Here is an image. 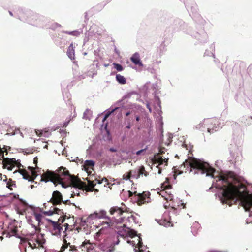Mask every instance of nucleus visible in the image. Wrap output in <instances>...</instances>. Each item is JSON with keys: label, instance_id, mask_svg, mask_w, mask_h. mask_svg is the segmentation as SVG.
Wrapping results in <instances>:
<instances>
[{"label": "nucleus", "instance_id": "obj_28", "mask_svg": "<svg viewBox=\"0 0 252 252\" xmlns=\"http://www.w3.org/2000/svg\"><path fill=\"white\" fill-rule=\"evenodd\" d=\"M116 79V80L121 84H125L126 83V78L120 74H117Z\"/></svg>", "mask_w": 252, "mask_h": 252}, {"label": "nucleus", "instance_id": "obj_6", "mask_svg": "<svg viewBox=\"0 0 252 252\" xmlns=\"http://www.w3.org/2000/svg\"><path fill=\"white\" fill-rule=\"evenodd\" d=\"M180 210L175 208L174 206L172 207L171 210L169 212H165L162 217V218L160 220L156 219V220L160 225H163L165 227H168L170 226H172L171 222L170 221V216L169 215L170 214H177Z\"/></svg>", "mask_w": 252, "mask_h": 252}, {"label": "nucleus", "instance_id": "obj_51", "mask_svg": "<svg viewBox=\"0 0 252 252\" xmlns=\"http://www.w3.org/2000/svg\"><path fill=\"white\" fill-rule=\"evenodd\" d=\"M103 229L101 228L98 232H97L95 234L96 236H99L101 234L103 233Z\"/></svg>", "mask_w": 252, "mask_h": 252}, {"label": "nucleus", "instance_id": "obj_16", "mask_svg": "<svg viewBox=\"0 0 252 252\" xmlns=\"http://www.w3.org/2000/svg\"><path fill=\"white\" fill-rule=\"evenodd\" d=\"M150 192H143L137 195V200L140 203H149L151 201Z\"/></svg>", "mask_w": 252, "mask_h": 252}, {"label": "nucleus", "instance_id": "obj_55", "mask_svg": "<svg viewBox=\"0 0 252 252\" xmlns=\"http://www.w3.org/2000/svg\"><path fill=\"white\" fill-rule=\"evenodd\" d=\"M146 107L148 109V110H149L150 112H151L152 110H151V108L150 107V104L149 103H147V104H146Z\"/></svg>", "mask_w": 252, "mask_h": 252}, {"label": "nucleus", "instance_id": "obj_27", "mask_svg": "<svg viewBox=\"0 0 252 252\" xmlns=\"http://www.w3.org/2000/svg\"><path fill=\"white\" fill-rule=\"evenodd\" d=\"M184 24V23L179 19H177L174 20L173 22V26L175 29H180L181 26Z\"/></svg>", "mask_w": 252, "mask_h": 252}, {"label": "nucleus", "instance_id": "obj_46", "mask_svg": "<svg viewBox=\"0 0 252 252\" xmlns=\"http://www.w3.org/2000/svg\"><path fill=\"white\" fill-rule=\"evenodd\" d=\"M147 147H146L145 148H144V149H141V150H138V151H137L136 152V154L137 155H140L141 154H142V153H143V152H144L146 151V150L147 149Z\"/></svg>", "mask_w": 252, "mask_h": 252}, {"label": "nucleus", "instance_id": "obj_19", "mask_svg": "<svg viewBox=\"0 0 252 252\" xmlns=\"http://www.w3.org/2000/svg\"><path fill=\"white\" fill-rule=\"evenodd\" d=\"M37 234H36L35 231L34 232H32L29 233L27 234V236L29 237V238L27 237L26 238H20L21 242H24L26 241V240L31 241L33 242H35V238H36V235Z\"/></svg>", "mask_w": 252, "mask_h": 252}, {"label": "nucleus", "instance_id": "obj_44", "mask_svg": "<svg viewBox=\"0 0 252 252\" xmlns=\"http://www.w3.org/2000/svg\"><path fill=\"white\" fill-rule=\"evenodd\" d=\"M65 220L64 217H60V218L58 219V220L57 222H58L59 224H60V225H61L62 223H63Z\"/></svg>", "mask_w": 252, "mask_h": 252}, {"label": "nucleus", "instance_id": "obj_26", "mask_svg": "<svg viewBox=\"0 0 252 252\" xmlns=\"http://www.w3.org/2000/svg\"><path fill=\"white\" fill-rule=\"evenodd\" d=\"M18 171L23 176V178L26 180H28L29 181H31V182H33V180H30L29 178V176L28 175H27L26 171H24L23 170L19 169L18 171L16 170L14 173L17 172Z\"/></svg>", "mask_w": 252, "mask_h": 252}, {"label": "nucleus", "instance_id": "obj_31", "mask_svg": "<svg viewBox=\"0 0 252 252\" xmlns=\"http://www.w3.org/2000/svg\"><path fill=\"white\" fill-rule=\"evenodd\" d=\"M200 36H201L200 34H197V35L196 36V37L201 42H205L206 41L207 39V35L205 32H203L201 35V36L202 38H203V39H202Z\"/></svg>", "mask_w": 252, "mask_h": 252}, {"label": "nucleus", "instance_id": "obj_14", "mask_svg": "<svg viewBox=\"0 0 252 252\" xmlns=\"http://www.w3.org/2000/svg\"><path fill=\"white\" fill-rule=\"evenodd\" d=\"M123 109V107H115L114 108H113L112 107H110V108H109L108 109H107L106 110V113L103 119V120H102V124L101 125V126L102 127L104 126V128H106L107 126V123H106L105 124H104V122H105V120L106 119V118L112 113H113L114 112H115V111H117V110H120L121 112L122 111Z\"/></svg>", "mask_w": 252, "mask_h": 252}, {"label": "nucleus", "instance_id": "obj_54", "mask_svg": "<svg viewBox=\"0 0 252 252\" xmlns=\"http://www.w3.org/2000/svg\"><path fill=\"white\" fill-rule=\"evenodd\" d=\"M66 248H67V246H65V245H63V246H62L61 247V251L62 252L64 251L65 250V249H66Z\"/></svg>", "mask_w": 252, "mask_h": 252}, {"label": "nucleus", "instance_id": "obj_41", "mask_svg": "<svg viewBox=\"0 0 252 252\" xmlns=\"http://www.w3.org/2000/svg\"><path fill=\"white\" fill-rule=\"evenodd\" d=\"M29 169L31 171L32 176L34 177V178H36V177L37 176V174L36 172L34 171V167L29 166L28 167Z\"/></svg>", "mask_w": 252, "mask_h": 252}, {"label": "nucleus", "instance_id": "obj_22", "mask_svg": "<svg viewBox=\"0 0 252 252\" xmlns=\"http://www.w3.org/2000/svg\"><path fill=\"white\" fill-rule=\"evenodd\" d=\"M45 239L44 238V234H38L35 238V242L40 246H42L45 243Z\"/></svg>", "mask_w": 252, "mask_h": 252}, {"label": "nucleus", "instance_id": "obj_38", "mask_svg": "<svg viewBox=\"0 0 252 252\" xmlns=\"http://www.w3.org/2000/svg\"><path fill=\"white\" fill-rule=\"evenodd\" d=\"M53 210L54 212V214H57L58 215H63L64 213L63 209L58 208L57 207H53Z\"/></svg>", "mask_w": 252, "mask_h": 252}, {"label": "nucleus", "instance_id": "obj_20", "mask_svg": "<svg viewBox=\"0 0 252 252\" xmlns=\"http://www.w3.org/2000/svg\"><path fill=\"white\" fill-rule=\"evenodd\" d=\"M83 32V29L81 28L79 30H74V31H63L62 32L63 33H66V34H67L73 36L77 37V36H79L80 35V34L82 33Z\"/></svg>", "mask_w": 252, "mask_h": 252}, {"label": "nucleus", "instance_id": "obj_29", "mask_svg": "<svg viewBox=\"0 0 252 252\" xmlns=\"http://www.w3.org/2000/svg\"><path fill=\"white\" fill-rule=\"evenodd\" d=\"M25 15H27L28 19H31L32 20H36L37 18H38V16L37 15L33 14L30 11H26Z\"/></svg>", "mask_w": 252, "mask_h": 252}, {"label": "nucleus", "instance_id": "obj_1", "mask_svg": "<svg viewBox=\"0 0 252 252\" xmlns=\"http://www.w3.org/2000/svg\"><path fill=\"white\" fill-rule=\"evenodd\" d=\"M180 168L185 169V172H193L194 175L206 173L207 176L214 178L212 186L218 189V197L222 203L231 206L240 200L246 211H250L252 207V194L249 193L246 186L237 179L234 172H221L215 176V170L207 162L196 158L185 160Z\"/></svg>", "mask_w": 252, "mask_h": 252}, {"label": "nucleus", "instance_id": "obj_62", "mask_svg": "<svg viewBox=\"0 0 252 252\" xmlns=\"http://www.w3.org/2000/svg\"><path fill=\"white\" fill-rule=\"evenodd\" d=\"M64 226L65 227V231H66L67 230V229L68 228V223H66L64 224Z\"/></svg>", "mask_w": 252, "mask_h": 252}, {"label": "nucleus", "instance_id": "obj_57", "mask_svg": "<svg viewBox=\"0 0 252 252\" xmlns=\"http://www.w3.org/2000/svg\"><path fill=\"white\" fill-rule=\"evenodd\" d=\"M127 193L129 197H131L133 195V193L131 192L130 191H128Z\"/></svg>", "mask_w": 252, "mask_h": 252}, {"label": "nucleus", "instance_id": "obj_58", "mask_svg": "<svg viewBox=\"0 0 252 252\" xmlns=\"http://www.w3.org/2000/svg\"><path fill=\"white\" fill-rule=\"evenodd\" d=\"M73 193L74 194V195H77L78 196L79 195V192L78 190L76 189V191H73Z\"/></svg>", "mask_w": 252, "mask_h": 252}, {"label": "nucleus", "instance_id": "obj_63", "mask_svg": "<svg viewBox=\"0 0 252 252\" xmlns=\"http://www.w3.org/2000/svg\"><path fill=\"white\" fill-rule=\"evenodd\" d=\"M18 11H19V13L20 14H23L24 13V12H23V10L22 8H20L18 9Z\"/></svg>", "mask_w": 252, "mask_h": 252}, {"label": "nucleus", "instance_id": "obj_47", "mask_svg": "<svg viewBox=\"0 0 252 252\" xmlns=\"http://www.w3.org/2000/svg\"><path fill=\"white\" fill-rule=\"evenodd\" d=\"M155 99L156 101L157 102L158 105L159 106V107H161V102L160 100V99L158 96H155Z\"/></svg>", "mask_w": 252, "mask_h": 252}, {"label": "nucleus", "instance_id": "obj_45", "mask_svg": "<svg viewBox=\"0 0 252 252\" xmlns=\"http://www.w3.org/2000/svg\"><path fill=\"white\" fill-rule=\"evenodd\" d=\"M43 214L47 216H51L54 214V212L53 210H50L48 211H44Z\"/></svg>", "mask_w": 252, "mask_h": 252}, {"label": "nucleus", "instance_id": "obj_39", "mask_svg": "<svg viewBox=\"0 0 252 252\" xmlns=\"http://www.w3.org/2000/svg\"><path fill=\"white\" fill-rule=\"evenodd\" d=\"M113 65L115 67V68L118 71H122L124 69L123 66L120 64L114 63Z\"/></svg>", "mask_w": 252, "mask_h": 252}, {"label": "nucleus", "instance_id": "obj_8", "mask_svg": "<svg viewBox=\"0 0 252 252\" xmlns=\"http://www.w3.org/2000/svg\"><path fill=\"white\" fill-rule=\"evenodd\" d=\"M46 220L52 225V228L50 229L51 233L54 235L61 236V232L63 231V229L60 224L50 219H46Z\"/></svg>", "mask_w": 252, "mask_h": 252}, {"label": "nucleus", "instance_id": "obj_53", "mask_svg": "<svg viewBox=\"0 0 252 252\" xmlns=\"http://www.w3.org/2000/svg\"><path fill=\"white\" fill-rule=\"evenodd\" d=\"M95 63H96V67H98L99 63H98V61L97 60H94V63L92 65L93 67H94V64Z\"/></svg>", "mask_w": 252, "mask_h": 252}, {"label": "nucleus", "instance_id": "obj_40", "mask_svg": "<svg viewBox=\"0 0 252 252\" xmlns=\"http://www.w3.org/2000/svg\"><path fill=\"white\" fill-rule=\"evenodd\" d=\"M63 99L65 100V96H66V97L67 98H68V104H70V94L68 93V92H65V94L64 93H63Z\"/></svg>", "mask_w": 252, "mask_h": 252}, {"label": "nucleus", "instance_id": "obj_25", "mask_svg": "<svg viewBox=\"0 0 252 252\" xmlns=\"http://www.w3.org/2000/svg\"><path fill=\"white\" fill-rule=\"evenodd\" d=\"M92 114L93 112L91 110L87 109L83 113V118L87 120H90L92 117Z\"/></svg>", "mask_w": 252, "mask_h": 252}, {"label": "nucleus", "instance_id": "obj_52", "mask_svg": "<svg viewBox=\"0 0 252 252\" xmlns=\"http://www.w3.org/2000/svg\"><path fill=\"white\" fill-rule=\"evenodd\" d=\"M118 237H119V236H118L117 235V238H117V240H116V241H115V240L114 241L113 243H114V245H118V244L119 243L120 241H119V240L118 239Z\"/></svg>", "mask_w": 252, "mask_h": 252}, {"label": "nucleus", "instance_id": "obj_30", "mask_svg": "<svg viewBox=\"0 0 252 252\" xmlns=\"http://www.w3.org/2000/svg\"><path fill=\"white\" fill-rule=\"evenodd\" d=\"M95 164V162L94 161L92 160H87L85 161L84 164V168H86V167H92Z\"/></svg>", "mask_w": 252, "mask_h": 252}, {"label": "nucleus", "instance_id": "obj_36", "mask_svg": "<svg viewBox=\"0 0 252 252\" xmlns=\"http://www.w3.org/2000/svg\"><path fill=\"white\" fill-rule=\"evenodd\" d=\"M100 249L102 251L106 252H112L113 251V248L106 247L103 245H100Z\"/></svg>", "mask_w": 252, "mask_h": 252}, {"label": "nucleus", "instance_id": "obj_24", "mask_svg": "<svg viewBox=\"0 0 252 252\" xmlns=\"http://www.w3.org/2000/svg\"><path fill=\"white\" fill-rule=\"evenodd\" d=\"M138 240L139 241L137 244L138 248H137V247H135V248L134 249V251L135 252H143L145 246H143L142 245V239L140 237V236H138Z\"/></svg>", "mask_w": 252, "mask_h": 252}, {"label": "nucleus", "instance_id": "obj_33", "mask_svg": "<svg viewBox=\"0 0 252 252\" xmlns=\"http://www.w3.org/2000/svg\"><path fill=\"white\" fill-rule=\"evenodd\" d=\"M97 70L95 69H94L92 71H89L85 75L82 77V78H85L86 76H91L92 78H93L94 75L97 74Z\"/></svg>", "mask_w": 252, "mask_h": 252}, {"label": "nucleus", "instance_id": "obj_3", "mask_svg": "<svg viewBox=\"0 0 252 252\" xmlns=\"http://www.w3.org/2000/svg\"><path fill=\"white\" fill-rule=\"evenodd\" d=\"M106 212L104 210H101L99 212H94L93 214H91L88 217V220H92L94 219L105 218L108 220V221L106 222L107 226H113L114 224H119L124 222V227L128 226V223H131L133 222L134 223H138V221L137 218L131 215L128 216H123L119 218V219H116L115 217H109L106 216Z\"/></svg>", "mask_w": 252, "mask_h": 252}, {"label": "nucleus", "instance_id": "obj_18", "mask_svg": "<svg viewBox=\"0 0 252 252\" xmlns=\"http://www.w3.org/2000/svg\"><path fill=\"white\" fill-rule=\"evenodd\" d=\"M132 62L135 65H138L139 66H142L143 64L140 61V56L138 53H135L130 58Z\"/></svg>", "mask_w": 252, "mask_h": 252}, {"label": "nucleus", "instance_id": "obj_34", "mask_svg": "<svg viewBox=\"0 0 252 252\" xmlns=\"http://www.w3.org/2000/svg\"><path fill=\"white\" fill-rule=\"evenodd\" d=\"M26 218L27 219V222L28 223L30 224L32 227L34 229L35 231H36L37 229V227L35 225L33 224V220L31 217H26Z\"/></svg>", "mask_w": 252, "mask_h": 252}, {"label": "nucleus", "instance_id": "obj_60", "mask_svg": "<svg viewBox=\"0 0 252 252\" xmlns=\"http://www.w3.org/2000/svg\"><path fill=\"white\" fill-rule=\"evenodd\" d=\"M210 48L211 49L212 51L214 52L215 51L214 45V44L211 45Z\"/></svg>", "mask_w": 252, "mask_h": 252}, {"label": "nucleus", "instance_id": "obj_4", "mask_svg": "<svg viewBox=\"0 0 252 252\" xmlns=\"http://www.w3.org/2000/svg\"><path fill=\"white\" fill-rule=\"evenodd\" d=\"M197 127L203 132L207 131L210 134H212L218 131L221 126L219 120L214 118L204 119L197 126Z\"/></svg>", "mask_w": 252, "mask_h": 252}, {"label": "nucleus", "instance_id": "obj_15", "mask_svg": "<svg viewBox=\"0 0 252 252\" xmlns=\"http://www.w3.org/2000/svg\"><path fill=\"white\" fill-rule=\"evenodd\" d=\"M185 5L189 14L192 16L193 18L200 17V15L197 12V6L195 4H194L193 6H190L189 4L186 3Z\"/></svg>", "mask_w": 252, "mask_h": 252}, {"label": "nucleus", "instance_id": "obj_37", "mask_svg": "<svg viewBox=\"0 0 252 252\" xmlns=\"http://www.w3.org/2000/svg\"><path fill=\"white\" fill-rule=\"evenodd\" d=\"M85 245H86L88 252H94V247L92 244L88 242Z\"/></svg>", "mask_w": 252, "mask_h": 252}, {"label": "nucleus", "instance_id": "obj_12", "mask_svg": "<svg viewBox=\"0 0 252 252\" xmlns=\"http://www.w3.org/2000/svg\"><path fill=\"white\" fill-rule=\"evenodd\" d=\"M62 202H63L62 195L58 191H54L53 192L52 197L48 201V202L52 203L53 206L61 204Z\"/></svg>", "mask_w": 252, "mask_h": 252}, {"label": "nucleus", "instance_id": "obj_64", "mask_svg": "<svg viewBox=\"0 0 252 252\" xmlns=\"http://www.w3.org/2000/svg\"><path fill=\"white\" fill-rule=\"evenodd\" d=\"M19 19L20 20H23L25 19V17L23 16H19Z\"/></svg>", "mask_w": 252, "mask_h": 252}, {"label": "nucleus", "instance_id": "obj_17", "mask_svg": "<svg viewBox=\"0 0 252 252\" xmlns=\"http://www.w3.org/2000/svg\"><path fill=\"white\" fill-rule=\"evenodd\" d=\"M167 160V159L165 160V159H163L162 157H160L159 155L155 156L152 159L154 165L158 164V165L156 166L157 167H158L159 165L164 163H165V165H166Z\"/></svg>", "mask_w": 252, "mask_h": 252}, {"label": "nucleus", "instance_id": "obj_61", "mask_svg": "<svg viewBox=\"0 0 252 252\" xmlns=\"http://www.w3.org/2000/svg\"><path fill=\"white\" fill-rule=\"evenodd\" d=\"M89 184L90 186L92 187V188H94V185L93 184V183L92 182H89Z\"/></svg>", "mask_w": 252, "mask_h": 252}, {"label": "nucleus", "instance_id": "obj_48", "mask_svg": "<svg viewBox=\"0 0 252 252\" xmlns=\"http://www.w3.org/2000/svg\"><path fill=\"white\" fill-rule=\"evenodd\" d=\"M0 179L1 180H3L4 181L6 182L7 180V177L6 175H3L2 174L0 173Z\"/></svg>", "mask_w": 252, "mask_h": 252}, {"label": "nucleus", "instance_id": "obj_43", "mask_svg": "<svg viewBox=\"0 0 252 252\" xmlns=\"http://www.w3.org/2000/svg\"><path fill=\"white\" fill-rule=\"evenodd\" d=\"M131 177V175H130V172L129 171L127 173H126L123 175V178L125 180H127L130 179Z\"/></svg>", "mask_w": 252, "mask_h": 252}, {"label": "nucleus", "instance_id": "obj_11", "mask_svg": "<svg viewBox=\"0 0 252 252\" xmlns=\"http://www.w3.org/2000/svg\"><path fill=\"white\" fill-rule=\"evenodd\" d=\"M17 222L15 220H12L9 223L8 226V235L9 237L14 236L17 238H20L21 237L17 234Z\"/></svg>", "mask_w": 252, "mask_h": 252}, {"label": "nucleus", "instance_id": "obj_9", "mask_svg": "<svg viewBox=\"0 0 252 252\" xmlns=\"http://www.w3.org/2000/svg\"><path fill=\"white\" fill-rule=\"evenodd\" d=\"M136 232L130 228L129 226L124 227L123 228L118 230L117 232V235L121 237H133L136 236Z\"/></svg>", "mask_w": 252, "mask_h": 252}, {"label": "nucleus", "instance_id": "obj_5", "mask_svg": "<svg viewBox=\"0 0 252 252\" xmlns=\"http://www.w3.org/2000/svg\"><path fill=\"white\" fill-rule=\"evenodd\" d=\"M0 157L3 158L2 161L3 168H6L9 171H11L15 166L20 168L21 164L18 160H16L15 158H4V152L0 148Z\"/></svg>", "mask_w": 252, "mask_h": 252}, {"label": "nucleus", "instance_id": "obj_42", "mask_svg": "<svg viewBox=\"0 0 252 252\" xmlns=\"http://www.w3.org/2000/svg\"><path fill=\"white\" fill-rule=\"evenodd\" d=\"M246 223H252V211L249 214V216L246 220Z\"/></svg>", "mask_w": 252, "mask_h": 252}, {"label": "nucleus", "instance_id": "obj_10", "mask_svg": "<svg viewBox=\"0 0 252 252\" xmlns=\"http://www.w3.org/2000/svg\"><path fill=\"white\" fill-rule=\"evenodd\" d=\"M129 172L131 178L135 179L139 178L141 175L144 174L145 176L148 175V173L145 171L143 166H138L135 169L130 170Z\"/></svg>", "mask_w": 252, "mask_h": 252}, {"label": "nucleus", "instance_id": "obj_32", "mask_svg": "<svg viewBox=\"0 0 252 252\" xmlns=\"http://www.w3.org/2000/svg\"><path fill=\"white\" fill-rule=\"evenodd\" d=\"M33 214L35 216L36 220L38 221V225H40L41 223V220L43 218V216L40 213H37L35 212H34Z\"/></svg>", "mask_w": 252, "mask_h": 252}, {"label": "nucleus", "instance_id": "obj_7", "mask_svg": "<svg viewBox=\"0 0 252 252\" xmlns=\"http://www.w3.org/2000/svg\"><path fill=\"white\" fill-rule=\"evenodd\" d=\"M171 188L170 185L166 183L161 184V190L158 191V193L165 200L167 201H172L173 199V195L171 193L169 190Z\"/></svg>", "mask_w": 252, "mask_h": 252}, {"label": "nucleus", "instance_id": "obj_56", "mask_svg": "<svg viewBox=\"0 0 252 252\" xmlns=\"http://www.w3.org/2000/svg\"><path fill=\"white\" fill-rule=\"evenodd\" d=\"M109 151L111 152H116L117 150L114 148H110Z\"/></svg>", "mask_w": 252, "mask_h": 252}, {"label": "nucleus", "instance_id": "obj_49", "mask_svg": "<svg viewBox=\"0 0 252 252\" xmlns=\"http://www.w3.org/2000/svg\"><path fill=\"white\" fill-rule=\"evenodd\" d=\"M204 54L206 56H212L214 58H215V54L213 52H211V53L209 54L207 51H206Z\"/></svg>", "mask_w": 252, "mask_h": 252}, {"label": "nucleus", "instance_id": "obj_59", "mask_svg": "<svg viewBox=\"0 0 252 252\" xmlns=\"http://www.w3.org/2000/svg\"><path fill=\"white\" fill-rule=\"evenodd\" d=\"M70 248H71L70 247ZM69 251H71V252H78V250L76 249L72 250L71 248L69 249Z\"/></svg>", "mask_w": 252, "mask_h": 252}, {"label": "nucleus", "instance_id": "obj_35", "mask_svg": "<svg viewBox=\"0 0 252 252\" xmlns=\"http://www.w3.org/2000/svg\"><path fill=\"white\" fill-rule=\"evenodd\" d=\"M21 202L23 203V208L21 209V213L25 212L26 210L28 208H32V207L28 205L26 202L21 200Z\"/></svg>", "mask_w": 252, "mask_h": 252}, {"label": "nucleus", "instance_id": "obj_13", "mask_svg": "<svg viewBox=\"0 0 252 252\" xmlns=\"http://www.w3.org/2000/svg\"><path fill=\"white\" fill-rule=\"evenodd\" d=\"M109 212L111 215L113 216L112 217H115L116 219H117V218L118 217L120 218L121 217L123 216L124 213H125L124 208L118 206H113L111 207L110 209Z\"/></svg>", "mask_w": 252, "mask_h": 252}, {"label": "nucleus", "instance_id": "obj_21", "mask_svg": "<svg viewBox=\"0 0 252 252\" xmlns=\"http://www.w3.org/2000/svg\"><path fill=\"white\" fill-rule=\"evenodd\" d=\"M67 55L71 60L75 59V51L72 43L70 44L68 48Z\"/></svg>", "mask_w": 252, "mask_h": 252}, {"label": "nucleus", "instance_id": "obj_2", "mask_svg": "<svg viewBox=\"0 0 252 252\" xmlns=\"http://www.w3.org/2000/svg\"><path fill=\"white\" fill-rule=\"evenodd\" d=\"M41 181L47 182L51 181L54 184L58 183L63 188L72 186L76 189H81L84 183L74 175L69 174L66 168L61 167L55 172L48 171L45 176H41Z\"/></svg>", "mask_w": 252, "mask_h": 252}, {"label": "nucleus", "instance_id": "obj_50", "mask_svg": "<svg viewBox=\"0 0 252 252\" xmlns=\"http://www.w3.org/2000/svg\"><path fill=\"white\" fill-rule=\"evenodd\" d=\"M127 243L130 244L131 245H132V246H135V242L134 241H130V240H128L127 241Z\"/></svg>", "mask_w": 252, "mask_h": 252}, {"label": "nucleus", "instance_id": "obj_23", "mask_svg": "<svg viewBox=\"0 0 252 252\" xmlns=\"http://www.w3.org/2000/svg\"><path fill=\"white\" fill-rule=\"evenodd\" d=\"M201 226L198 222H195L191 226V232L194 236H196L198 234V231L200 229Z\"/></svg>", "mask_w": 252, "mask_h": 252}]
</instances>
